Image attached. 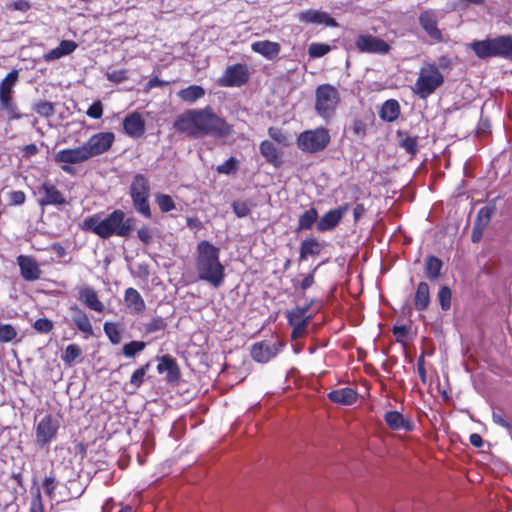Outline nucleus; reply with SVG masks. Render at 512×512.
<instances>
[{
  "instance_id": "obj_1",
  "label": "nucleus",
  "mask_w": 512,
  "mask_h": 512,
  "mask_svg": "<svg viewBox=\"0 0 512 512\" xmlns=\"http://www.w3.org/2000/svg\"><path fill=\"white\" fill-rule=\"evenodd\" d=\"M173 126L176 131L196 139L204 136L224 138L232 132L231 126L210 106L183 112L176 117Z\"/></svg>"
},
{
  "instance_id": "obj_2",
  "label": "nucleus",
  "mask_w": 512,
  "mask_h": 512,
  "mask_svg": "<svg viewBox=\"0 0 512 512\" xmlns=\"http://www.w3.org/2000/svg\"><path fill=\"white\" fill-rule=\"evenodd\" d=\"M219 249L208 241L197 245L196 270L199 280L219 287L225 278V268L219 260Z\"/></svg>"
},
{
  "instance_id": "obj_3",
  "label": "nucleus",
  "mask_w": 512,
  "mask_h": 512,
  "mask_svg": "<svg viewBox=\"0 0 512 512\" xmlns=\"http://www.w3.org/2000/svg\"><path fill=\"white\" fill-rule=\"evenodd\" d=\"M135 225L133 217H126L122 210H114L105 218L92 216L85 220L87 229L93 231L99 237L107 239L113 235L127 237Z\"/></svg>"
},
{
  "instance_id": "obj_4",
  "label": "nucleus",
  "mask_w": 512,
  "mask_h": 512,
  "mask_svg": "<svg viewBox=\"0 0 512 512\" xmlns=\"http://www.w3.org/2000/svg\"><path fill=\"white\" fill-rule=\"evenodd\" d=\"M469 48L479 59L499 57L512 61V36L510 35L475 40L469 44Z\"/></svg>"
},
{
  "instance_id": "obj_5",
  "label": "nucleus",
  "mask_w": 512,
  "mask_h": 512,
  "mask_svg": "<svg viewBox=\"0 0 512 512\" xmlns=\"http://www.w3.org/2000/svg\"><path fill=\"white\" fill-rule=\"evenodd\" d=\"M445 82V77L434 62L426 63L420 68L418 78L411 87L413 93L420 99H427L434 94Z\"/></svg>"
},
{
  "instance_id": "obj_6",
  "label": "nucleus",
  "mask_w": 512,
  "mask_h": 512,
  "mask_svg": "<svg viewBox=\"0 0 512 512\" xmlns=\"http://www.w3.org/2000/svg\"><path fill=\"white\" fill-rule=\"evenodd\" d=\"M341 102L339 90L332 84L324 83L316 87L314 108L318 116L332 118Z\"/></svg>"
},
{
  "instance_id": "obj_7",
  "label": "nucleus",
  "mask_w": 512,
  "mask_h": 512,
  "mask_svg": "<svg viewBox=\"0 0 512 512\" xmlns=\"http://www.w3.org/2000/svg\"><path fill=\"white\" fill-rule=\"evenodd\" d=\"M130 195L135 210L144 217L150 218V185L148 178L142 174H137L130 185Z\"/></svg>"
},
{
  "instance_id": "obj_8",
  "label": "nucleus",
  "mask_w": 512,
  "mask_h": 512,
  "mask_svg": "<svg viewBox=\"0 0 512 512\" xmlns=\"http://www.w3.org/2000/svg\"><path fill=\"white\" fill-rule=\"evenodd\" d=\"M330 142V135L327 129L317 128L306 130L297 138L299 149L304 152L316 153L324 150Z\"/></svg>"
},
{
  "instance_id": "obj_9",
  "label": "nucleus",
  "mask_w": 512,
  "mask_h": 512,
  "mask_svg": "<svg viewBox=\"0 0 512 512\" xmlns=\"http://www.w3.org/2000/svg\"><path fill=\"white\" fill-rule=\"evenodd\" d=\"M87 160H89V157L83 145L72 149H62L54 154V161L60 164L62 171L70 175L76 172L72 165L80 164Z\"/></svg>"
},
{
  "instance_id": "obj_10",
  "label": "nucleus",
  "mask_w": 512,
  "mask_h": 512,
  "mask_svg": "<svg viewBox=\"0 0 512 512\" xmlns=\"http://www.w3.org/2000/svg\"><path fill=\"white\" fill-rule=\"evenodd\" d=\"M34 195L37 197L38 205L42 208L48 205L61 206L67 203L64 195L48 180L34 190Z\"/></svg>"
},
{
  "instance_id": "obj_11",
  "label": "nucleus",
  "mask_w": 512,
  "mask_h": 512,
  "mask_svg": "<svg viewBox=\"0 0 512 512\" xmlns=\"http://www.w3.org/2000/svg\"><path fill=\"white\" fill-rule=\"evenodd\" d=\"M355 46L361 53L387 54L391 46L383 39L372 34H359L355 39Z\"/></svg>"
},
{
  "instance_id": "obj_12",
  "label": "nucleus",
  "mask_w": 512,
  "mask_h": 512,
  "mask_svg": "<svg viewBox=\"0 0 512 512\" xmlns=\"http://www.w3.org/2000/svg\"><path fill=\"white\" fill-rule=\"evenodd\" d=\"M114 140L115 136L112 132H99L92 135L88 141L83 144V147L90 159L108 151Z\"/></svg>"
},
{
  "instance_id": "obj_13",
  "label": "nucleus",
  "mask_w": 512,
  "mask_h": 512,
  "mask_svg": "<svg viewBox=\"0 0 512 512\" xmlns=\"http://www.w3.org/2000/svg\"><path fill=\"white\" fill-rule=\"evenodd\" d=\"M419 25L436 43L443 42V34L438 28V16L432 9L422 11L418 17Z\"/></svg>"
},
{
  "instance_id": "obj_14",
  "label": "nucleus",
  "mask_w": 512,
  "mask_h": 512,
  "mask_svg": "<svg viewBox=\"0 0 512 512\" xmlns=\"http://www.w3.org/2000/svg\"><path fill=\"white\" fill-rule=\"evenodd\" d=\"M18 76L19 71L13 69L0 82V102L7 112H13L15 109V104L12 102L11 94L16 82L18 81Z\"/></svg>"
},
{
  "instance_id": "obj_15",
  "label": "nucleus",
  "mask_w": 512,
  "mask_h": 512,
  "mask_svg": "<svg viewBox=\"0 0 512 512\" xmlns=\"http://www.w3.org/2000/svg\"><path fill=\"white\" fill-rule=\"evenodd\" d=\"M248 81V71L244 65L236 64L226 68L218 83L222 87H239Z\"/></svg>"
},
{
  "instance_id": "obj_16",
  "label": "nucleus",
  "mask_w": 512,
  "mask_h": 512,
  "mask_svg": "<svg viewBox=\"0 0 512 512\" xmlns=\"http://www.w3.org/2000/svg\"><path fill=\"white\" fill-rule=\"evenodd\" d=\"M59 422L48 415L41 419L36 427V441L43 447L47 445L56 435Z\"/></svg>"
},
{
  "instance_id": "obj_17",
  "label": "nucleus",
  "mask_w": 512,
  "mask_h": 512,
  "mask_svg": "<svg viewBox=\"0 0 512 512\" xmlns=\"http://www.w3.org/2000/svg\"><path fill=\"white\" fill-rule=\"evenodd\" d=\"M349 209V203H345L336 209H331L326 212L316 224L319 232L330 231L337 227L341 222L343 216Z\"/></svg>"
},
{
  "instance_id": "obj_18",
  "label": "nucleus",
  "mask_w": 512,
  "mask_h": 512,
  "mask_svg": "<svg viewBox=\"0 0 512 512\" xmlns=\"http://www.w3.org/2000/svg\"><path fill=\"white\" fill-rule=\"evenodd\" d=\"M281 348H283L282 343H272L269 341L258 342L252 346L251 356L255 361L265 363L274 357Z\"/></svg>"
},
{
  "instance_id": "obj_19",
  "label": "nucleus",
  "mask_w": 512,
  "mask_h": 512,
  "mask_svg": "<svg viewBox=\"0 0 512 512\" xmlns=\"http://www.w3.org/2000/svg\"><path fill=\"white\" fill-rule=\"evenodd\" d=\"M492 213L493 208L488 206L478 210L471 233V241L473 243H479L482 240L484 231L491 221Z\"/></svg>"
},
{
  "instance_id": "obj_20",
  "label": "nucleus",
  "mask_w": 512,
  "mask_h": 512,
  "mask_svg": "<svg viewBox=\"0 0 512 512\" xmlns=\"http://www.w3.org/2000/svg\"><path fill=\"white\" fill-rule=\"evenodd\" d=\"M298 19L306 24H324L328 27H338L337 21L325 11L308 9L298 14Z\"/></svg>"
},
{
  "instance_id": "obj_21",
  "label": "nucleus",
  "mask_w": 512,
  "mask_h": 512,
  "mask_svg": "<svg viewBox=\"0 0 512 512\" xmlns=\"http://www.w3.org/2000/svg\"><path fill=\"white\" fill-rule=\"evenodd\" d=\"M17 264L20 268V274L26 281H36L41 276V269L36 260L27 255H19Z\"/></svg>"
},
{
  "instance_id": "obj_22",
  "label": "nucleus",
  "mask_w": 512,
  "mask_h": 512,
  "mask_svg": "<svg viewBox=\"0 0 512 512\" xmlns=\"http://www.w3.org/2000/svg\"><path fill=\"white\" fill-rule=\"evenodd\" d=\"M384 421L390 429L395 431L403 430L405 432H411L415 428L414 423L410 419L405 418L396 410L387 411L384 414Z\"/></svg>"
},
{
  "instance_id": "obj_23",
  "label": "nucleus",
  "mask_w": 512,
  "mask_h": 512,
  "mask_svg": "<svg viewBox=\"0 0 512 512\" xmlns=\"http://www.w3.org/2000/svg\"><path fill=\"white\" fill-rule=\"evenodd\" d=\"M358 393L351 387H343L340 389L332 390L328 393V399L340 405H352L357 401Z\"/></svg>"
},
{
  "instance_id": "obj_24",
  "label": "nucleus",
  "mask_w": 512,
  "mask_h": 512,
  "mask_svg": "<svg viewBox=\"0 0 512 512\" xmlns=\"http://www.w3.org/2000/svg\"><path fill=\"white\" fill-rule=\"evenodd\" d=\"M69 314L72 322L83 333L92 335L93 328L87 314L77 305L69 307Z\"/></svg>"
},
{
  "instance_id": "obj_25",
  "label": "nucleus",
  "mask_w": 512,
  "mask_h": 512,
  "mask_svg": "<svg viewBox=\"0 0 512 512\" xmlns=\"http://www.w3.org/2000/svg\"><path fill=\"white\" fill-rule=\"evenodd\" d=\"M79 299L91 310L102 313L105 310L104 304L98 299L96 291L85 286L79 291Z\"/></svg>"
},
{
  "instance_id": "obj_26",
  "label": "nucleus",
  "mask_w": 512,
  "mask_h": 512,
  "mask_svg": "<svg viewBox=\"0 0 512 512\" xmlns=\"http://www.w3.org/2000/svg\"><path fill=\"white\" fill-rule=\"evenodd\" d=\"M401 114V107L396 99L384 101L379 109V117L384 122H394Z\"/></svg>"
},
{
  "instance_id": "obj_27",
  "label": "nucleus",
  "mask_w": 512,
  "mask_h": 512,
  "mask_svg": "<svg viewBox=\"0 0 512 512\" xmlns=\"http://www.w3.org/2000/svg\"><path fill=\"white\" fill-rule=\"evenodd\" d=\"M157 371L160 374L166 373V379L174 382L179 378V369L176 361L171 356H162L159 358Z\"/></svg>"
},
{
  "instance_id": "obj_28",
  "label": "nucleus",
  "mask_w": 512,
  "mask_h": 512,
  "mask_svg": "<svg viewBox=\"0 0 512 512\" xmlns=\"http://www.w3.org/2000/svg\"><path fill=\"white\" fill-rule=\"evenodd\" d=\"M125 306L134 314H140L145 310V302L140 293L134 288H128L124 295Z\"/></svg>"
},
{
  "instance_id": "obj_29",
  "label": "nucleus",
  "mask_w": 512,
  "mask_h": 512,
  "mask_svg": "<svg viewBox=\"0 0 512 512\" xmlns=\"http://www.w3.org/2000/svg\"><path fill=\"white\" fill-rule=\"evenodd\" d=\"M430 304V288L428 283L421 281L418 283L414 294V307L417 311H425Z\"/></svg>"
},
{
  "instance_id": "obj_30",
  "label": "nucleus",
  "mask_w": 512,
  "mask_h": 512,
  "mask_svg": "<svg viewBox=\"0 0 512 512\" xmlns=\"http://www.w3.org/2000/svg\"><path fill=\"white\" fill-rule=\"evenodd\" d=\"M123 127L125 132L131 137H140L145 131L144 121L137 113L126 117L123 122Z\"/></svg>"
},
{
  "instance_id": "obj_31",
  "label": "nucleus",
  "mask_w": 512,
  "mask_h": 512,
  "mask_svg": "<svg viewBox=\"0 0 512 512\" xmlns=\"http://www.w3.org/2000/svg\"><path fill=\"white\" fill-rule=\"evenodd\" d=\"M443 261L434 255H428L424 261L425 276L428 280L434 281L441 276Z\"/></svg>"
},
{
  "instance_id": "obj_32",
  "label": "nucleus",
  "mask_w": 512,
  "mask_h": 512,
  "mask_svg": "<svg viewBox=\"0 0 512 512\" xmlns=\"http://www.w3.org/2000/svg\"><path fill=\"white\" fill-rule=\"evenodd\" d=\"M321 250L322 245L317 241L316 238H307L301 243L299 261L307 259L308 256L318 255L320 254Z\"/></svg>"
},
{
  "instance_id": "obj_33",
  "label": "nucleus",
  "mask_w": 512,
  "mask_h": 512,
  "mask_svg": "<svg viewBox=\"0 0 512 512\" xmlns=\"http://www.w3.org/2000/svg\"><path fill=\"white\" fill-rule=\"evenodd\" d=\"M251 47L253 51L270 59L276 57L280 50L278 43L270 41H258L253 43Z\"/></svg>"
},
{
  "instance_id": "obj_34",
  "label": "nucleus",
  "mask_w": 512,
  "mask_h": 512,
  "mask_svg": "<svg viewBox=\"0 0 512 512\" xmlns=\"http://www.w3.org/2000/svg\"><path fill=\"white\" fill-rule=\"evenodd\" d=\"M261 154L272 163L274 166H278L282 160L279 153V148L270 141H263L260 145Z\"/></svg>"
},
{
  "instance_id": "obj_35",
  "label": "nucleus",
  "mask_w": 512,
  "mask_h": 512,
  "mask_svg": "<svg viewBox=\"0 0 512 512\" xmlns=\"http://www.w3.org/2000/svg\"><path fill=\"white\" fill-rule=\"evenodd\" d=\"M178 97L187 103H194L205 95V90L199 85H190L177 93Z\"/></svg>"
},
{
  "instance_id": "obj_36",
  "label": "nucleus",
  "mask_w": 512,
  "mask_h": 512,
  "mask_svg": "<svg viewBox=\"0 0 512 512\" xmlns=\"http://www.w3.org/2000/svg\"><path fill=\"white\" fill-rule=\"evenodd\" d=\"M397 136L401 137L399 141V146L404 149V151L411 155L415 156L419 151V145H418V136H409L406 135L402 131H397Z\"/></svg>"
},
{
  "instance_id": "obj_37",
  "label": "nucleus",
  "mask_w": 512,
  "mask_h": 512,
  "mask_svg": "<svg viewBox=\"0 0 512 512\" xmlns=\"http://www.w3.org/2000/svg\"><path fill=\"white\" fill-rule=\"evenodd\" d=\"M318 266H316L310 273L308 274H298L293 280L294 288L305 291L314 283V273L317 270Z\"/></svg>"
},
{
  "instance_id": "obj_38",
  "label": "nucleus",
  "mask_w": 512,
  "mask_h": 512,
  "mask_svg": "<svg viewBox=\"0 0 512 512\" xmlns=\"http://www.w3.org/2000/svg\"><path fill=\"white\" fill-rule=\"evenodd\" d=\"M318 217L317 210L315 208H310L306 210L299 218L298 228L301 230L310 229L313 224L316 222Z\"/></svg>"
},
{
  "instance_id": "obj_39",
  "label": "nucleus",
  "mask_w": 512,
  "mask_h": 512,
  "mask_svg": "<svg viewBox=\"0 0 512 512\" xmlns=\"http://www.w3.org/2000/svg\"><path fill=\"white\" fill-rule=\"evenodd\" d=\"M82 354V350L81 348L79 347V345L77 344H69L66 348H65V351L63 352L62 356H61V359L62 361L67 364V365H71L72 363H74V361L80 357Z\"/></svg>"
},
{
  "instance_id": "obj_40",
  "label": "nucleus",
  "mask_w": 512,
  "mask_h": 512,
  "mask_svg": "<svg viewBox=\"0 0 512 512\" xmlns=\"http://www.w3.org/2000/svg\"><path fill=\"white\" fill-rule=\"evenodd\" d=\"M437 298L443 311H448L451 308L452 291L449 286H442L437 293Z\"/></svg>"
},
{
  "instance_id": "obj_41",
  "label": "nucleus",
  "mask_w": 512,
  "mask_h": 512,
  "mask_svg": "<svg viewBox=\"0 0 512 512\" xmlns=\"http://www.w3.org/2000/svg\"><path fill=\"white\" fill-rule=\"evenodd\" d=\"M308 319L309 317H305L296 323L294 313H290V326H294L292 333L290 334L291 339H297L305 333Z\"/></svg>"
},
{
  "instance_id": "obj_42",
  "label": "nucleus",
  "mask_w": 512,
  "mask_h": 512,
  "mask_svg": "<svg viewBox=\"0 0 512 512\" xmlns=\"http://www.w3.org/2000/svg\"><path fill=\"white\" fill-rule=\"evenodd\" d=\"M331 51V46L326 43L313 42L308 47V55L311 58H320Z\"/></svg>"
},
{
  "instance_id": "obj_43",
  "label": "nucleus",
  "mask_w": 512,
  "mask_h": 512,
  "mask_svg": "<svg viewBox=\"0 0 512 512\" xmlns=\"http://www.w3.org/2000/svg\"><path fill=\"white\" fill-rule=\"evenodd\" d=\"M33 109L44 118H49L55 113L54 105L49 101H39L34 104Z\"/></svg>"
},
{
  "instance_id": "obj_44",
  "label": "nucleus",
  "mask_w": 512,
  "mask_h": 512,
  "mask_svg": "<svg viewBox=\"0 0 512 512\" xmlns=\"http://www.w3.org/2000/svg\"><path fill=\"white\" fill-rule=\"evenodd\" d=\"M155 202L162 212H169L175 209V203L173 199L167 194L157 193L155 195Z\"/></svg>"
},
{
  "instance_id": "obj_45",
  "label": "nucleus",
  "mask_w": 512,
  "mask_h": 512,
  "mask_svg": "<svg viewBox=\"0 0 512 512\" xmlns=\"http://www.w3.org/2000/svg\"><path fill=\"white\" fill-rule=\"evenodd\" d=\"M104 332L112 344H119L121 342V333L117 324L106 322L104 324Z\"/></svg>"
},
{
  "instance_id": "obj_46",
  "label": "nucleus",
  "mask_w": 512,
  "mask_h": 512,
  "mask_svg": "<svg viewBox=\"0 0 512 512\" xmlns=\"http://www.w3.org/2000/svg\"><path fill=\"white\" fill-rule=\"evenodd\" d=\"M146 344L142 341H131L123 346V354L127 358L134 357L137 353L144 350Z\"/></svg>"
},
{
  "instance_id": "obj_47",
  "label": "nucleus",
  "mask_w": 512,
  "mask_h": 512,
  "mask_svg": "<svg viewBox=\"0 0 512 512\" xmlns=\"http://www.w3.org/2000/svg\"><path fill=\"white\" fill-rule=\"evenodd\" d=\"M232 208L235 214L242 218L250 214L252 203L246 200H236L233 202Z\"/></svg>"
},
{
  "instance_id": "obj_48",
  "label": "nucleus",
  "mask_w": 512,
  "mask_h": 512,
  "mask_svg": "<svg viewBox=\"0 0 512 512\" xmlns=\"http://www.w3.org/2000/svg\"><path fill=\"white\" fill-rule=\"evenodd\" d=\"M16 329L10 324L0 322V342H10L17 337Z\"/></svg>"
},
{
  "instance_id": "obj_49",
  "label": "nucleus",
  "mask_w": 512,
  "mask_h": 512,
  "mask_svg": "<svg viewBox=\"0 0 512 512\" xmlns=\"http://www.w3.org/2000/svg\"><path fill=\"white\" fill-rule=\"evenodd\" d=\"M150 367V363H146L144 366L137 369L130 378V385L134 388H139L144 382L146 373Z\"/></svg>"
},
{
  "instance_id": "obj_50",
  "label": "nucleus",
  "mask_w": 512,
  "mask_h": 512,
  "mask_svg": "<svg viewBox=\"0 0 512 512\" xmlns=\"http://www.w3.org/2000/svg\"><path fill=\"white\" fill-rule=\"evenodd\" d=\"M350 130L353 133V135L362 139L367 134V125L362 119L355 118L351 122Z\"/></svg>"
},
{
  "instance_id": "obj_51",
  "label": "nucleus",
  "mask_w": 512,
  "mask_h": 512,
  "mask_svg": "<svg viewBox=\"0 0 512 512\" xmlns=\"http://www.w3.org/2000/svg\"><path fill=\"white\" fill-rule=\"evenodd\" d=\"M33 328L39 333H49L53 329V322L47 318L37 319Z\"/></svg>"
},
{
  "instance_id": "obj_52",
  "label": "nucleus",
  "mask_w": 512,
  "mask_h": 512,
  "mask_svg": "<svg viewBox=\"0 0 512 512\" xmlns=\"http://www.w3.org/2000/svg\"><path fill=\"white\" fill-rule=\"evenodd\" d=\"M493 422L503 428H505L508 432L512 433V425L509 421H507L502 412L493 411L492 413Z\"/></svg>"
},
{
  "instance_id": "obj_53",
  "label": "nucleus",
  "mask_w": 512,
  "mask_h": 512,
  "mask_svg": "<svg viewBox=\"0 0 512 512\" xmlns=\"http://www.w3.org/2000/svg\"><path fill=\"white\" fill-rule=\"evenodd\" d=\"M9 203L11 205H22L26 200V195L23 191H11L8 193Z\"/></svg>"
},
{
  "instance_id": "obj_54",
  "label": "nucleus",
  "mask_w": 512,
  "mask_h": 512,
  "mask_svg": "<svg viewBox=\"0 0 512 512\" xmlns=\"http://www.w3.org/2000/svg\"><path fill=\"white\" fill-rule=\"evenodd\" d=\"M269 135L274 141H276L277 145L286 146V135L281 132L280 129L271 127L269 129Z\"/></svg>"
},
{
  "instance_id": "obj_55",
  "label": "nucleus",
  "mask_w": 512,
  "mask_h": 512,
  "mask_svg": "<svg viewBox=\"0 0 512 512\" xmlns=\"http://www.w3.org/2000/svg\"><path fill=\"white\" fill-rule=\"evenodd\" d=\"M87 115L93 119H99L103 115V107L100 101L94 102L87 110Z\"/></svg>"
},
{
  "instance_id": "obj_56",
  "label": "nucleus",
  "mask_w": 512,
  "mask_h": 512,
  "mask_svg": "<svg viewBox=\"0 0 512 512\" xmlns=\"http://www.w3.org/2000/svg\"><path fill=\"white\" fill-rule=\"evenodd\" d=\"M236 170V160L234 158H230L225 161L223 164L217 167V171L221 174H230L231 172Z\"/></svg>"
},
{
  "instance_id": "obj_57",
  "label": "nucleus",
  "mask_w": 512,
  "mask_h": 512,
  "mask_svg": "<svg viewBox=\"0 0 512 512\" xmlns=\"http://www.w3.org/2000/svg\"><path fill=\"white\" fill-rule=\"evenodd\" d=\"M137 236L139 240L145 245L150 244L152 241V231L147 226L141 227L137 232Z\"/></svg>"
},
{
  "instance_id": "obj_58",
  "label": "nucleus",
  "mask_w": 512,
  "mask_h": 512,
  "mask_svg": "<svg viewBox=\"0 0 512 512\" xmlns=\"http://www.w3.org/2000/svg\"><path fill=\"white\" fill-rule=\"evenodd\" d=\"M59 48L66 56L75 51V49L77 48V44L71 40H62L59 44Z\"/></svg>"
},
{
  "instance_id": "obj_59",
  "label": "nucleus",
  "mask_w": 512,
  "mask_h": 512,
  "mask_svg": "<svg viewBox=\"0 0 512 512\" xmlns=\"http://www.w3.org/2000/svg\"><path fill=\"white\" fill-rule=\"evenodd\" d=\"M164 326V321L161 318H154L150 323L147 324L146 331L149 333H153L163 329Z\"/></svg>"
},
{
  "instance_id": "obj_60",
  "label": "nucleus",
  "mask_w": 512,
  "mask_h": 512,
  "mask_svg": "<svg viewBox=\"0 0 512 512\" xmlns=\"http://www.w3.org/2000/svg\"><path fill=\"white\" fill-rule=\"evenodd\" d=\"M63 56H65V55L58 46V47L50 50L48 53H46L43 58L46 62H51V61L60 59Z\"/></svg>"
},
{
  "instance_id": "obj_61",
  "label": "nucleus",
  "mask_w": 512,
  "mask_h": 512,
  "mask_svg": "<svg viewBox=\"0 0 512 512\" xmlns=\"http://www.w3.org/2000/svg\"><path fill=\"white\" fill-rule=\"evenodd\" d=\"M417 372L419 374V377L423 383H426L427 375H426V368H425V359L424 356H420L417 360Z\"/></svg>"
},
{
  "instance_id": "obj_62",
  "label": "nucleus",
  "mask_w": 512,
  "mask_h": 512,
  "mask_svg": "<svg viewBox=\"0 0 512 512\" xmlns=\"http://www.w3.org/2000/svg\"><path fill=\"white\" fill-rule=\"evenodd\" d=\"M30 512H44L40 494L33 497L30 504Z\"/></svg>"
},
{
  "instance_id": "obj_63",
  "label": "nucleus",
  "mask_w": 512,
  "mask_h": 512,
  "mask_svg": "<svg viewBox=\"0 0 512 512\" xmlns=\"http://www.w3.org/2000/svg\"><path fill=\"white\" fill-rule=\"evenodd\" d=\"M366 213V207L362 203H357L353 209V219L357 223Z\"/></svg>"
},
{
  "instance_id": "obj_64",
  "label": "nucleus",
  "mask_w": 512,
  "mask_h": 512,
  "mask_svg": "<svg viewBox=\"0 0 512 512\" xmlns=\"http://www.w3.org/2000/svg\"><path fill=\"white\" fill-rule=\"evenodd\" d=\"M43 489L46 494L51 495L56 489V483L53 478H46L43 483Z\"/></svg>"
}]
</instances>
